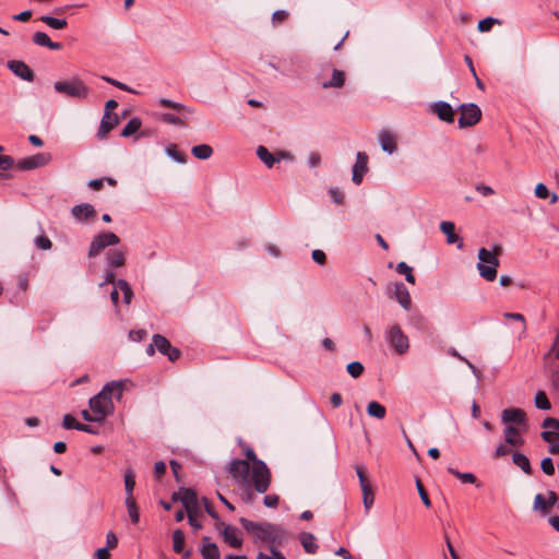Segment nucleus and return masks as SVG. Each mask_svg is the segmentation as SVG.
I'll list each match as a JSON object with an SVG mask.
<instances>
[{
	"mask_svg": "<svg viewBox=\"0 0 559 559\" xmlns=\"http://www.w3.org/2000/svg\"><path fill=\"white\" fill-rule=\"evenodd\" d=\"M192 155L198 159H209L213 155V148L207 144H199L192 147Z\"/></svg>",
	"mask_w": 559,
	"mask_h": 559,
	"instance_id": "31",
	"label": "nucleus"
},
{
	"mask_svg": "<svg viewBox=\"0 0 559 559\" xmlns=\"http://www.w3.org/2000/svg\"><path fill=\"white\" fill-rule=\"evenodd\" d=\"M142 122L139 118H132L129 120V122L124 126V128L121 131V136L128 138L132 134L136 133L141 129Z\"/></svg>",
	"mask_w": 559,
	"mask_h": 559,
	"instance_id": "34",
	"label": "nucleus"
},
{
	"mask_svg": "<svg viewBox=\"0 0 559 559\" xmlns=\"http://www.w3.org/2000/svg\"><path fill=\"white\" fill-rule=\"evenodd\" d=\"M361 491H362V503H364L366 511L368 512L374 502V495H373L371 487L361 489Z\"/></svg>",
	"mask_w": 559,
	"mask_h": 559,
	"instance_id": "45",
	"label": "nucleus"
},
{
	"mask_svg": "<svg viewBox=\"0 0 559 559\" xmlns=\"http://www.w3.org/2000/svg\"><path fill=\"white\" fill-rule=\"evenodd\" d=\"M416 487H417L418 495H419L424 506L429 508L431 506L430 499H429L423 484L418 479L416 480Z\"/></svg>",
	"mask_w": 559,
	"mask_h": 559,
	"instance_id": "57",
	"label": "nucleus"
},
{
	"mask_svg": "<svg viewBox=\"0 0 559 559\" xmlns=\"http://www.w3.org/2000/svg\"><path fill=\"white\" fill-rule=\"evenodd\" d=\"M55 91L70 98L84 100L88 97L90 87L79 76H73L68 81H57L53 83Z\"/></svg>",
	"mask_w": 559,
	"mask_h": 559,
	"instance_id": "4",
	"label": "nucleus"
},
{
	"mask_svg": "<svg viewBox=\"0 0 559 559\" xmlns=\"http://www.w3.org/2000/svg\"><path fill=\"white\" fill-rule=\"evenodd\" d=\"M165 153L167 154L168 157H170L171 159H174L178 164H186L187 163V157L183 154H181L177 150V146L174 145V144L168 145L165 148Z\"/></svg>",
	"mask_w": 559,
	"mask_h": 559,
	"instance_id": "40",
	"label": "nucleus"
},
{
	"mask_svg": "<svg viewBox=\"0 0 559 559\" xmlns=\"http://www.w3.org/2000/svg\"><path fill=\"white\" fill-rule=\"evenodd\" d=\"M120 238L111 231H105L95 235L88 246L87 257L95 258L108 247L117 246Z\"/></svg>",
	"mask_w": 559,
	"mask_h": 559,
	"instance_id": "6",
	"label": "nucleus"
},
{
	"mask_svg": "<svg viewBox=\"0 0 559 559\" xmlns=\"http://www.w3.org/2000/svg\"><path fill=\"white\" fill-rule=\"evenodd\" d=\"M71 214L76 221L85 222L96 217V210L90 203H81L71 209Z\"/></svg>",
	"mask_w": 559,
	"mask_h": 559,
	"instance_id": "16",
	"label": "nucleus"
},
{
	"mask_svg": "<svg viewBox=\"0 0 559 559\" xmlns=\"http://www.w3.org/2000/svg\"><path fill=\"white\" fill-rule=\"evenodd\" d=\"M242 527L251 534L254 543H267L270 546H282L288 539L287 533L280 525L270 522H253L246 518L239 519Z\"/></svg>",
	"mask_w": 559,
	"mask_h": 559,
	"instance_id": "1",
	"label": "nucleus"
},
{
	"mask_svg": "<svg viewBox=\"0 0 559 559\" xmlns=\"http://www.w3.org/2000/svg\"><path fill=\"white\" fill-rule=\"evenodd\" d=\"M171 498L174 501L180 500L187 513H198L199 502L193 489L183 488L179 492H175Z\"/></svg>",
	"mask_w": 559,
	"mask_h": 559,
	"instance_id": "10",
	"label": "nucleus"
},
{
	"mask_svg": "<svg viewBox=\"0 0 559 559\" xmlns=\"http://www.w3.org/2000/svg\"><path fill=\"white\" fill-rule=\"evenodd\" d=\"M299 539L306 552L314 554L318 550V545L316 544L313 534L302 532Z\"/></svg>",
	"mask_w": 559,
	"mask_h": 559,
	"instance_id": "28",
	"label": "nucleus"
},
{
	"mask_svg": "<svg viewBox=\"0 0 559 559\" xmlns=\"http://www.w3.org/2000/svg\"><path fill=\"white\" fill-rule=\"evenodd\" d=\"M117 117H111L109 114H104L99 128L97 130V138L103 140L107 134L118 124Z\"/></svg>",
	"mask_w": 559,
	"mask_h": 559,
	"instance_id": "24",
	"label": "nucleus"
},
{
	"mask_svg": "<svg viewBox=\"0 0 559 559\" xmlns=\"http://www.w3.org/2000/svg\"><path fill=\"white\" fill-rule=\"evenodd\" d=\"M117 287L123 293L124 304L129 305L133 298V292L129 283L123 278H119L117 281Z\"/></svg>",
	"mask_w": 559,
	"mask_h": 559,
	"instance_id": "36",
	"label": "nucleus"
},
{
	"mask_svg": "<svg viewBox=\"0 0 559 559\" xmlns=\"http://www.w3.org/2000/svg\"><path fill=\"white\" fill-rule=\"evenodd\" d=\"M540 468L547 475H552L555 473V466L550 457H545L542 460Z\"/></svg>",
	"mask_w": 559,
	"mask_h": 559,
	"instance_id": "59",
	"label": "nucleus"
},
{
	"mask_svg": "<svg viewBox=\"0 0 559 559\" xmlns=\"http://www.w3.org/2000/svg\"><path fill=\"white\" fill-rule=\"evenodd\" d=\"M500 250V247H495L492 251L486 248L478 250L477 271L479 275L488 282H492L497 277V269L500 264L498 259Z\"/></svg>",
	"mask_w": 559,
	"mask_h": 559,
	"instance_id": "3",
	"label": "nucleus"
},
{
	"mask_svg": "<svg viewBox=\"0 0 559 559\" xmlns=\"http://www.w3.org/2000/svg\"><path fill=\"white\" fill-rule=\"evenodd\" d=\"M549 507L548 502L545 500L542 493H537L534 499V510L536 511H546Z\"/></svg>",
	"mask_w": 559,
	"mask_h": 559,
	"instance_id": "56",
	"label": "nucleus"
},
{
	"mask_svg": "<svg viewBox=\"0 0 559 559\" xmlns=\"http://www.w3.org/2000/svg\"><path fill=\"white\" fill-rule=\"evenodd\" d=\"M33 41L37 46L47 47L51 50H60L62 48L60 43L52 41L44 32H36L33 35Z\"/></svg>",
	"mask_w": 559,
	"mask_h": 559,
	"instance_id": "25",
	"label": "nucleus"
},
{
	"mask_svg": "<svg viewBox=\"0 0 559 559\" xmlns=\"http://www.w3.org/2000/svg\"><path fill=\"white\" fill-rule=\"evenodd\" d=\"M237 528H235L231 525H225L222 535L224 537V540L234 548H239L242 545V539L237 537L236 535Z\"/></svg>",
	"mask_w": 559,
	"mask_h": 559,
	"instance_id": "26",
	"label": "nucleus"
},
{
	"mask_svg": "<svg viewBox=\"0 0 559 559\" xmlns=\"http://www.w3.org/2000/svg\"><path fill=\"white\" fill-rule=\"evenodd\" d=\"M396 272L405 276V280L409 284H415V276L413 269L406 262H400L396 265Z\"/></svg>",
	"mask_w": 559,
	"mask_h": 559,
	"instance_id": "38",
	"label": "nucleus"
},
{
	"mask_svg": "<svg viewBox=\"0 0 559 559\" xmlns=\"http://www.w3.org/2000/svg\"><path fill=\"white\" fill-rule=\"evenodd\" d=\"M495 23H498V20L489 16L480 20L478 22L477 28L481 33L489 32Z\"/></svg>",
	"mask_w": 559,
	"mask_h": 559,
	"instance_id": "51",
	"label": "nucleus"
},
{
	"mask_svg": "<svg viewBox=\"0 0 559 559\" xmlns=\"http://www.w3.org/2000/svg\"><path fill=\"white\" fill-rule=\"evenodd\" d=\"M153 341L155 342L156 349L167 356L170 361H175L180 357V350L174 347L165 336L155 334L153 335Z\"/></svg>",
	"mask_w": 559,
	"mask_h": 559,
	"instance_id": "12",
	"label": "nucleus"
},
{
	"mask_svg": "<svg viewBox=\"0 0 559 559\" xmlns=\"http://www.w3.org/2000/svg\"><path fill=\"white\" fill-rule=\"evenodd\" d=\"M535 406L539 409L547 411L551 407L549 400L546 394L542 391L537 392L535 395Z\"/></svg>",
	"mask_w": 559,
	"mask_h": 559,
	"instance_id": "44",
	"label": "nucleus"
},
{
	"mask_svg": "<svg viewBox=\"0 0 559 559\" xmlns=\"http://www.w3.org/2000/svg\"><path fill=\"white\" fill-rule=\"evenodd\" d=\"M367 414L371 417L383 419L386 415V409L379 402L371 401L367 405Z\"/></svg>",
	"mask_w": 559,
	"mask_h": 559,
	"instance_id": "30",
	"label": "nucleus"
},
{
	"mask_svg": "<svg viewBox=\"0 0 559 559\" xmlns=\"http://www.w3.org/2000/svg\"><path fill=\"white\" fill-rule=\"evenodd\" d=\"M200 552L203 559H221L217 545H207L206 547H201Z\"/></svg>",
	"mask_w": 559,
	"mask_h": 559,
	"instance_id": "41",
	"label": "nucleus"
},
{
	"mask_svg": "<svg viewBox=\"0 0 559 559\" xmlns=\"http://www.w3.org/2000/svg\"><path fill=\"white\" fill-rule=\"evenodd\" d=\"M355 469H356V474H357V476H358V478H359V485H360V488H361V489H366V488L371 487V486H370V484H369V483H368V480H367V477H366V475H365V471H364V468H362L361 466H358V465H357V466L355 467Z\"/></svg>",
	"mask_w": 559,
	"mask_h": 559,
	"instance_id": "60",
	"label": "nucleus"
},
{
	"mask_svg": "<svg viewBox=\"0 0 559 559\" xmlns=\"http://www.w3.org/2000/svg\"><path fill=\"white\" fill-rule=\"evenodd\" d=\"M8 68L20 79L27 82L34 81V72L24 61L10 60L8 61Z\"/></svg>",
	"mask_w": 559,
	"mask_h": 559,
	"instance_id": "14",
	"label": "nucleus"
},
{
	"mask_svg": "<svg viewBox=\"0 0 559 559\" xmlns=\"http://www.w3.org/2000/svg\"><path fill=\"white\" fill-rule=\"evenodd\" d=\"M135 487V476L132 469H128L124 474L126 499H133V489Z\"/></svg>",
	"mask_w": 559,
	"mask_h": 559,
	"instance_id": "33",
	"label": "nucleus"
},
{
	"mask_svg": "<svg viewBox=\"0 0 559 559\" xmlns=\"http://www.w3.org/2000/svg\"><path fill=\"white\" fill-rule=\"evenodd\" d=\"M40 21L53 29H63L68 25L66 19H58L50 15L40 16Z\"/></svg>",
	"mask_w": 559,
	"mask_h": 559,
	"instance_id": "32",
	"label": "nucleus"
},
{
	"mask_svg": "<svg viewBox=\"0 0 559 559\" xmlns=\"http://www.w3.org/2000/svg\"><path fill=\"white\" fill-rule=\"evenodd\" d=\"M513 463L518 465L525 474L532 473L531 464L526 455L522 453H514Z\"/></svg>",
	"mask_w": 559,
	"mask_h": 559,
	"instance_id": "37",
	"label": "nucleus"
},
{
	"mask_svg": "<svg viewBox=\"0 0 559 559\" xmlns=\"http://www.w3.org/2000/svg\"><path fill=\"white\" fill-rule=\"evenodd\" d=\"M329 195L332 198L333 202L341 205L344 203L345 195L342 190L336 187L329 189Z\"/></svg>",
	"mask_w": 559,
	"mask_h": 559,
	"instance_id": "52",
	"label": "nucleus"
},
{
	"mask_svg": "<svg viewBox=\"0 0 559 559\" xmlns=\"http://www.w3.org/2000/svg\"><path fill=\"white\" fill-rule=\"evenodd\" d=\"M346 370L353 378H358L364 372V366L359 361H353L347 365Z\"/></svg>",
	"mask_w": 559,
	"mask_h": 559,
	"instance_id": "47",
	"label": "nucleus"
},
{
	"mask_svg": "<svg viewBox=\"0 0 559 559\" xmlns=\"http://www.w3.org/2000/svg\"><path fill=\"white\" fill-rule=\"evenodd\" d=\"M378 141L383 152L388 154H393L396 152V135L390 130L382 129L378 134Z\"/></svg>",
	"mask_w": 559,
	"mask_h": 559,
	"instance_id": "15",
	"label": "nucleus"
},
{
	"mask_svg": "<svg viewBox=\"0 0 559 559\" xmlns=\"http://www.w3.org/2000/svg\"><path fill=\"white\" fill-rule=\"evenodd\" d=\"M311 258L316 263L320 265H323L326 262V255L324 251L320 249H314L311 253Z\"/></svg>",
	"mask_w": 559,
	"mask_h": 559,
	"instance_id": "63",
	"label": "nucleus"
},
{
	"mask_svg": "<svg viewBox=\"0 0 559 559\" xmlns=\"http://www.w3.org/2000/svg\"><path fill=\"white\" fill-rule=\"evenodd\" d=\"M252 483L259 493H263L269 489L271 473L263 461L255 462V466L252 468Z\"/></svg>",
	"mask_w": 559,
	"mask_h": 559,
	"instance_id": "8",
	"label": "nucleus"
},
{
	"mask_svg": "<svg viewBox=\"0 0 559 559\" xmlns=\"http://www.w3.org/2000/svg\"><path fill=\"white\" fill-rule=\"evenodd\" d=\"M519 429L514 426H507L504 429V440L510 445H522L524 443V440L519 436Z\"/></svg>",
	"mask_w": 559,
	"mask_h": 559,
	"instance_id": "27",
	"label": "nucleus"
},
{
	"mask_svg": "<svg viewBox=\"0 0 559 559\" xmlns=\"http://www.w3.org/2000/svg\"><path fill=\"white\" fill-rule=\"evenodd\" d=\"M117 281L116 274L114 272V269H109L106 266L105 274H104V281L99 284V286H104L105 284H114V286L117 287Z\"/></svg>",
	"mask_w": 559,
	"mask_h": 559,
	"instance_id": "53",
	"label": "nucleus"
},
{
	"mask_svg": "<svg viewBox=\"0 0 559 559\" xmlns=\"http://www.w3.org/2000/svg\"><path fill=\"white\" fill-rule=\"evenodd\" d=\"M543 428L546 430L542 432V438L546 442H552L559 440V419L548 417L543 421Z\"/></svg>",
	"mask_w": 559,
	"mask_h": 559,
	"instance_id": "18",
	"label": "nucleus"
},
{
	"mask_svg": "<svg viewBox=\"0 0 559 559\" xmlns=\"http://www.w3.org/2000/svg\"><path fill=\"white\" fill-rule=\"evenodd\" d=\"M288 12L286 10H277L272 14L273 24H281L288 17Z\"/></svg>",
	"mask_w": 559,
	"mask_h": 559,
	"instance_id": "61",
	"label": "nucleus"
},
{
	"mask_svg": "<svg viewBox=\"0 0 559 559\" xmlns=\"http://www.w3.org/2000/svg\"><path fill=\"white\" fill-rule=\"evenodd\" d=\"M160 119L169 124L186 126V118L177 117L173 114H163Z\"/></svg>",
	"mask_w": 559,
	"mask_h": 559,
	"instance_id": "48",
	"label": "nucleus"
},
{
	"mask_svg": "<svg viewBox=\"0 0 559 559\" xmlns=\"http://www.w3.org/2000/svg\"><path fill=\"white\" fill-rule=\"evenodd\" d=\"M81 423H78L76 419L71 415L67 414L63 416L62 427L64 429H76Z\"/></svg>",
	"mask_w": 559,
	"mask_h": 559,
	"instance_id": "58",
	"label": "nucleus"
},
{
	"mask_svg": "<svg viewBox=\"0 0 559 559\" xmlns=\"http://www.w3.org/2000/svg\"><path fill=\"white\" fill-rule=\"evenodd\" d=\"M185 535L181 530H175L173 533V548L176 554L183 551Z\"/></svg>",
	"mask_w": 559,
	"mask_h": 559,
	"instance_id": "39",
	"label": "nucleus"
},
{
	"mask_svg": "<svg viewBox=\"0 0 559 559\" xmlns=\"http://www.w3.org/2000/svg\"><path fill=\"white\" fill-rule=\"evenodd\" d=\"M257 156L267 168H272L275 164V156L263 145L257 147Z\"/></svg>",
	"mask_w": 559,
	"mask_h": 559,
	"instance_id": "29",
	"label": "nucleus"
},
{
	"mask_svg": "<svg viewBox=\"0 0 559 559\" xmlns=\"http://www.w3.org/2000/svg\"><path fill=\"white\" fill-rule=\"evenodd\" d=\"M368 155L365 152H358L356 154V162L353 166L352 180L355 185L362 182L364 176L368 171Z\"/></svg>",
	"mask_w": 559,
	"mask_h": 559,
	"instance_id": "13",
	"label": "nucleus"
},
{
	"mask_svg": "<svg viewBox=\"0 0 559 559\" xmlns=\"http://www.w3.org/2000/svg\"><path fill=\"white\" fill-rule=\"evenodd\" d=\"M501 420L503 424H518L525 425L526 424V414L521 408H507L501 414Z\"/></svg>",
	"mask_w": 559,
	"mask_h": 559,
	"instance_id": "20",
	"label": "nucleus"
},
{
	"mask_svg": "<svg viewBox=\"0 0 559 559\" xmlns=\"http://www.w3.org/2000/svg\"><path fill=\"white\" fill-rule=\"evenodd\" d=\"M535 195L539 199H547L549 197V190L544 183H538L535 188Z\"/></svg>",
	"mask_w": 559,
	"mask_h": 559,
	"instance_id": "64",
	"label": "nucleus"
},
{
	"mask_svg": "<svg viewBox=\"0 0 559 559\" xmlns=\"http://www.w3.org/2000/svg\"><path fill=\"white\" fill-rule=\"evenodd\" d=\"M455 225L452 222L443 221L440 224V230L447 236V242L450 245L456 243L459 249L463 248V240L454 231Z\"/></svg>",
	"mask_w": 559,
	"mask_h": 559,
	"instance_id": "23",
	"label": "nucleus"
},
{
	"mask_svg": "<svg viewBox=\"0 0 559 559\" xmlns=\"http://www.w3.org/2000/svg\"><path fill=\"white\" fill-rule=\"evenodd\" d=\"M158 104L163 107H167V108H171V109H175L177 111H186L187 114H193L194 110L192 108H189L187 107L186 105L181 104V103H177V102H173L168 98H160L158 100Z\"/></svg>",
	"mask_w": 559,
	"mask_h": 559,
	"instance_id": "35",
	"label": "nucleus"
},
{
	"mask_svg": "<svg viewBox=\"0 0 559 559\" xmlns=\"http://www.w3.org/2000/svg\"><path fill=\"white\" fill-rule=\"evenodd\" d=\"M123 381H111L104 385L100 392L90 399L88 405L95 419L104 420L114 409L112 396L117 400L122 397Z\"/></svg>",
	"mask_w": 559,
	"mask_h": 559,
	"instance_id": "2",
	"label": "nucleus"
},
{
	"mask_svg": "<svg viewBox=\"0 0 559 559\" xmlns=\"http://www.w3.org/2000/svg\"><path fill=\"white\" fill-rule=\"evenodd\" d=\"M385 341L399 355H404L409 349L408 337L399 324H392L385 330Z\"/></svg>",
	"mask_w": 559,
	"mask_h": 559,
	"instance_id": "7",
	"label": "nucleus"
},
{
	"mask_svg": "<svg viewBox=\"0 0 559 559\" xmlns=\"http://www.w3.org/2000/svg\"><path fill=\"white\" fill-rule=\"evenodd\" d=\"M127 250L122 248L110 249L106 253V266L109 269H119L126 264Z\"/></svg>",
	"mask_w": 559,
	"mask_h": 559,
	"instance_id": "17",
	"label": "nucleus"
},
{
	"mask_svg": "<svg viewBox=\"0 0 559 559\" xmlns=\"http://www.w3.org/2000/svg\"><path fill=\"white\" fill-rule=\"evenodd\" d=\"M126 507L128 509L129 516L133 524H136L140 520V513L134 499H126Z\"/></svg>",
	"mask_w": 559,
	"mask_h": 559,
	"instance_id": "43",
	"label": "nucleus"
},
{
	"mask_svg": "<svg viewBox=\"0 0 559 559\" xmlns=\"http://www.w3.org/2000/svg\"><path fill=\"white\" fill-rule=\"evenodd\" d=\"M147 333L145 330H131L129 332V338L133 342H141L146 337Z\"/></svg>",
	"mask_w": 559,
	"mask_h": 559,
	"instance_id": "62",
	"label": "nucleus"
},
{
	"mask_svg": "<svg viewBox=\"0 0 559 559\" xmlns=\"http://www.w3.org/2000/svg\"><path fill=\"white\" fill-rule=\"evenodd\" d=\"M448 472L462 480L464 484H475L476 477L473 473H462L453 467H448Z\"/></svg>",
	"mask_w": 559,
	"mask_h": 559,
	"instance_id": "42",
	"label": "nucleus"
},
{
	"mask_svg": "<svg viewBox=\"0 0 559 559\" xmlns=\"http://www.w3.org/2000/svg\"><path fill=\"white\" fill-rule=\"evenodd\" d=\"M34 243L40 250H49L52 247L51 240L45 235L37 236Z\"/></svg>",
	"mask_w": 559,
	"mask_h": 559,
	"instance_id": "49",
	"label": "nucleus"
},
{
	"mask_svg": "<svg viewBox=\"0 0 559 559\" xmlns=\"http://www.w3.org/2000/svg\"><path fill=\"white\" fill-rule=\"evenodd\" d=\"M314 81L324 90L341 88L345 84L346 73L343 70L331 68L329 64H324L316 74Z\"/></svg>",
	"mask_w": 559,
	"mask_h": 559,
	"instance_id": "5",
	"label": "nucleus"
},
{
	"mask_svg": "<svg viewBox=\"0 0 559 559\" xmlns=\"http://www.w3.org/2000/svg\"><path fill=\"white\" fill-rule=\"evenodd\" d=\"M270 555L260 551L257 559H286L285 556L274 546H270Z\"/></svg>",
	"mask_w": 559,
	"mask_h": 559,
	"instance_id": "46",
	"label": "nucleus"
},
{
	"mask_svg": "<svg viewBox=\"0 0 559 559\" xmlns=\"http://www.w3.org/2000/svg\"><path fill=\"white\" fill-rule=\"evenodd\" d=\"M460 109L462 111L461 117L459 118L460 128L473 127L481 118V110L474 103L462 104Z\"/></svg>",
	"mask_w": 559,
	"mask_h": 559,
	"instance_id": "9",
	"label": "nucleus"
},
{
	"mask_svg": "<svg viewBox=\"0 0 559 559\" xmlns=\"http://www.w3.org/2000/svg\"><path fill=\"white\" fill-rule=\"evenodd\" d=\"M228 471L234 478L246 479L249 475L250 466L248 461L233 460L229 464Z\"/></svg>",
	"mask_w": 559,
	"mask_h": 559,
	"instance_id": "22",
	"label": "nucleus"
},
{
	"mask_svg": "<svg viewBox=\"0 0 559 559\" xmlns=\"http://www.w3.org/2000/svg\"><path fill=\"white\" fill-rule=\"evenodd\" d=\"M102 80L116 86L117 88L121 90V91H126V92H129V93H134V91L132 88H130L128 85H126L124 83L120 82V81H117L112 78H109V76H105L103 75L102 76Z\"/></svg>",
	"mask_w": 559,
	"mask_h": 559,
	"instance_id": "54",
	"label": "nucleus"
},
{
	"mask_svg": "<svg viewBox=\"0 0 559 559\" xmlns=\"http://www.w3.org/2000/svg\"><path fill=\"white\" fill-rule=\"evenodd\" d=\"M449 354L451 356L460 359L461 361H464L467 365V367L472 370V372L478 378V370H477V368L467 358L462 356L455 348H450L449 349Z\"/></svg>",
	"mask_w": 559,
	"mask_h": 559,
	"instance_id": "50",
	"label": "nucleus"
},
{
	"mask_svg": "<svg viewBox=\"0 0 559 559\" xmlns=\"http://www.w3.org/2000/svg\"><path fill=\"white\" fill-rule=\"evenodd\" d=\"M51 160L49 153H37L33 156L23 158L17 162V168L21 170L36 169L46 166Z\"/></svg>",
	"mask_w": 559,
	"mask_h": 559,
	"instance_id": "11",
	"label": "nucleus"
},
{
	"mask_svg": "<svg viewBox=\"0 0 559 559\" xmlns=\"http://www.w3.org/2000/svg\"><path fill=\"white\" fill-rule=\"evenodd\" d=\"M3 151V147L0 146V152ZM14 159L9 155H0V169L1 170H9L13 167Z\"/></svg>",
	"mask_w": 559,
	"mask_h": 559,
	"instance_id": "55",
	"label": "nucleus"
},
{
	"mask_svg": "<svg viewBox=\"0 0 559 559\" xmlns=\"http://www.w3.org/2000/svg\"><path fill=\"white\" fill-rule=\"evenodd\" d=\"M394 298L404 310H409L412 306V299L407 287L402 283L397 282L394 284Z\"/></svg>",
	"mask_w": 559,
	"mask_h": 559,
	"instance_id": "19",
	"label": "nucleus"
},
{
	"mask_svg": "<svg viewBox=\"0 0 559 559\" xmlns=\"http://www.w3.org/2000/svg\"><path fill=\"white\" fill-rule=\"evenodd\" d=\"M432 109L440 120L450 123L454 121V110L449 103L437 102L433 104Z\"/></svg>",
	"mask_w": 559,
	"mask_h": 559,
	"instance_id": "21",
	"label": "nucleus"
}]
</instances>
